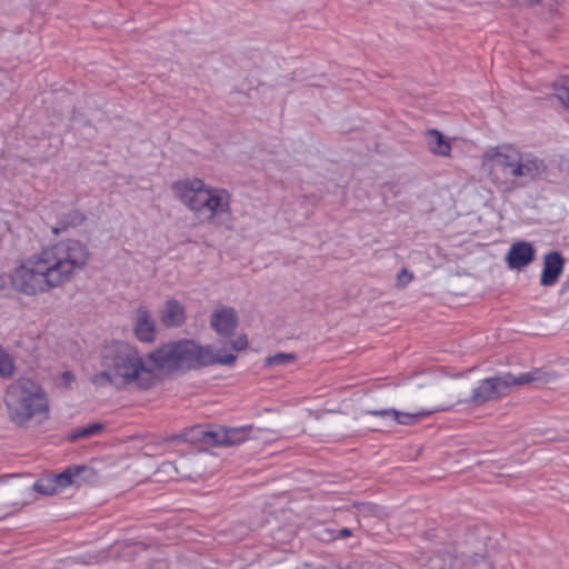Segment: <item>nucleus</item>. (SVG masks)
<instances>
[{
  "label": "nucleus",
  "mask_w": 569,
  "mask_h": 569,
  "mask_svg": "<svg viewBox=\"0 0 569 569\" xmlns=\"http://www.w3.org/2000/svg\"><path fill=\"white\" fill-rule=\"evenodd\" d=\"M211 327L222 336H230L238 326V316L233 308H217L211 316Z\"/></svg>",
  "instance_id": "obj_13"
},
{
  "label": "nucleus",
  "mask_w": 569,
  "mask_h": 569,
  "mask_svg": "<svg viewBox=\"0 0 569 569\" xmlns=\"http://www.w3.org/2000/svg\"><path fill=\"white\" fill-rule=\"evenodd\" d=\"M438 410L439 409L423 410V411H419V412H415V413H408V412H401V411H398L395 409H382V410H371V411H368V413L376 416V417L391 419L399 425H411L412 422H415L421 418L428 417L433 411H438Z\"/></svg>",
  "instance_id": "obj_15"
},
{
  "label": "nucleus",
  "mask_w": 569,
  "mask_h": 569,
  "mask_svg": "<svg viewBox=\"0 0 569 569\" xmlns=\"http://www.w3.org/2000/svg\"><path fill=\"white\" fill-rule=\"evenodd\" d=\"M537 2L538 0H520V3L525 6H533Z\"/></svg>",
  "instance_id": "obj_27"
},
{
  "label": "nucleus",
  "mask_w": 569,
  "mask_h": 569,
  "mask_svg": "<svg viewBox=\"0 0 569 569\" xmlns=\"http://www.w3.org/2000/svg\"><path fill=\"white\" fill-rule=\"evenodd\" d=\"M89 258V249L81 241H59L22 261L11 273V286L26 296L49 292L71 281Z\"/></svg>",
  "instance_id": "obj_1"
},
{
  "label": "nucleus",
  "mask_w": 569,
  "mask_h": 569,
  "mask_svg": "<svg viewBox=\"0 0 569 569\" xmlns=\"http://www.w3.org/2000/svg\"><path fill=\"white\" fill-rule=\"evenodd\" d=\"M53 232H54V233H58V232H59V229H58V228H53Z\"/></svg>",
  "instance_id": "obj_28"
},
{
  "label": "nucleus",
  "mask_w": 569,
  "mask_h": 569,
  "mask_svg": "<svg viewBox=\"0 0 569 569\" xmlns=\"http://www.w3.org/2000/svg\"><path fill=\"white\" fill-rule=\"evenodd\" d=\"M159 319L167 328L181 327L186 321L184 307L176 299H169L159 311Z\"/></svg>",
  "instance_id": "obj_14"
},
{
  "label": "nucleus",
  "mask_w": 569,
  "mask_h": 569,
  "mask_svg": "<svg viewBox=\"0 0 569 569\" xmlns=\"http://www.w3.org/2000/svg\"><path fill=\"white\" fill-rule=\"evenodd\" d=\"M296 360V356L293 353H278L267 359L268 365L270 366H286L292 363Z\"/></svg>",
  "instance_id": "obj_21"
},
{
  "label": "nucleus",
  "mask_w": 569,
  "mask_h": 569,
  "mask_svg": "<svg viewBox=\"0 0 569 569\" xmlns=\"http://www.w3.org/2000/svg\"><path fill=\"white\" fill-rule=\"evenodd\" d=\"M171 190L199 222L224 227L231 223V196L226 189L211 187L199 178H186L174 181Z\"/></svg>",
  "instance_id": "obj_4"
},
{
  "label": "nucleus",
  "mask_w": 569,
  "mask_h": 569,
  "mask_svg": "<svg viewBox=\"0 0 569 569\" xmlns=\"http://www.w3.org/2000/svg\"><path fill=\"white\" fill-rule=\"evenodd\" d=\"M563 258L558 251H550L543 257V268L540 277V284L553 286L563 271Z\"/></svg>",
  "instance_id": "obj_12"
},
{
  "label": "nucleus",
  "mask_w": 569,
  "mask_h": 569,
  "mask_svg": "<svg viewBox=\"0 0 569 569\" xmlns=\"http://www.w3.org/2000/svg\"><path fill=\"white\" fill-rule=\"evenodd\" d=\"M481 163L492 184L503 194L543 179L548 170L542 158L511 144L490 148L482 154Z\"/></svg>",
  "instance_id": "obj_3"
},
{
  "label": "nucleus",
  "mask_w": 569,
  "mask_h": 569,
  "mask_svg": "<svg viewBox=\"0 0 569 569\" xmlns=\"http://www.w3.org/2000/svg\"><path fill=\"white\" fill-rule=\"evenodd\" d=\"M150 359L154 361L157 370L176 371L216 363L230 366L236 361V356L212 346H201L192 339H180L160 346L150 352Z\"/></svg>",
  "instance_id": "obj_5"
},
{
  "label": "nucleus",
  "mask_w": 569,
  "mask_h": 569,
  "mask_svg": "<svg viewBox=\"0 0 569 569\" xmlns=\"http://www.w3.org/2000/svg\"><path fill=\"white\" fill-rule=\"evenodd\" d=\"M413 278L412 272L408 269H401L397 274V286L405 288Z\"/></svg>",
  "instance_id": "obj_22"
},
{
  "label": "nucleus",
  "mask_w": 569,
  "mask_h": 569,
  "mask_svg": "<svg viewBox=\"0 0 569 569\" xmlns=\"http://www.w3.org/2000/svg\"><path fill=\"white\" fill-rule=\"evenodd\" d=\"M100 363L102 370L90 378L98 387L123 389L133 386L149 389L157 379L156 363L151 361L150 352L144 356L136 346L126 341L107 343L101 350Z\"/></svg>",
  "instance_id": "obj_2"
},
{
  "label": "nucleus",
  "mask_w": 569,
  "mask_h": 569,
  "mask_svg": "<svg viewBox=\"0 0 569 569\" xmlns=\"http://www.w3.org/2000/svg\"><path fill=\"white\" fill-rule=\"evenodd\" d=\"M14 373V360L11 355L0 347V377L11 378Z\"/></svg>",
  "instance_id": "obj_17"
},
{
  "label": "nucleus",
  "mask_w": 569,
  "mask_h": 569,
  "mask_svg": "<svg viewBox=\"0 0 569 569\" xmlns=\"http://www.w3.org/2000/svg\"><path fill=\"white\" fill-rule=\"evenodd\" d=\"M52 480H57V489L59 492L70 485L81 486L94 478L93 470L86 466H77L68 468L59 475H52Z\"/></svg>",
  "instance_id": "obj_11"
},
{
  "label": "nucleus",
  "mask_w": 569,
  "mask_h": 569,
  "mask_svg": "<svg viewBox=\"0 0 569 569\" xmlns=\"http://www.w3.org/2000/svg\"><path fill=\"white\" fill-rule=\"evenodd\" d=\"M162 469H163V471L168 472L169 470H171V469H177V468L174 467V465H173V463H171V462H166V463H163V465H162Z\"/></svg>",
  "instance_id": "obj_25"
},
{
  "label": "nucleus",
  "mask_w": 569,
  "mask_h": 569,
  "mask_svg": "<svg viewBox=\"0 0 569 569\" xmlns=\"http://www.w3.org/2000/svg\"><path fill=\"white\" fill-rule=\"evenodd\" d=\"M33 489L46 496H52L59 492L57 489V480H52L51 476L39 479L34 482Z\"/></svg>",
  "instance_id": "obj_18"
},
{
  "label": "nucleus",
  "mask_w": 569,
  "mask_h": 569,
  "mask_svg": "<svg viewBox=\"0 0 569 569\" xmlns=\"http://www.w3.org/2000/svg\"><path fill=\"white\" fill-rule=\"evenodd\" d=\"M248 345V341H247V338L244 336H241V337H238L233 342H232V348L236 350V351H240V350H243Z\"/></svg>",
  "instance_id": "obj_23"
},
{
  "label": "nucleus",
  "mask_w": 569,
  "mask_h": 569,
  "mask_svg": "<svg viewBox=\"0 0 569 569\" xmlns=\"http://www.w3.org/2000/svg\"><path fill=\"white\" fill-rule=\"evenodd\" d=\"M556 379L553 372L536 369L529 372H522L517 376L506 373L483 379L479 386L473 389L472 402L482 405L487 401L498 399L507 395L513 386H523L528 383L546 385Z\"/></svg>",
  "instance_id": "obj_7"
},
{
  "label": "nucleus",
  "mask_w": 569,
  "mask_h": 569,
  "mask_svg": "<svg viewBox=\"0 0 569 569\" xmlns=\"http://www.w3.org/2000/svg\"><path fill=\"white\" fill-rule=\"evenodd\" d=\"M553 94L565 108L569 109V84L555 83Z\"/></svg>",
  "instance_id": "obj_20"
},
{
  "label": "nucleus",
  "mask_w": 569,
  "mask_h": 569,
  "mask_svg": "<svg viewBox=\"0 0 569 569\" xmlns=\"http://www.w3.org/2000/svg\"><path fill=\"white\" fill-rule=\"evenodd\" d=\"M536 256V249L528 241L513 243L507 252L506 262L510 269L520 270L530 264Z\"/></svg>",
  "instance_id": "obj_10"
},
{
  "label": "nucleus",
  "mask_w": 569,
  "mask_h": 569,
  "mask_svg": "<svg viewBox=\"0 0 569 569\" xmlns=\"http://www.w3.org/2000/svg\"><path fill=\"white\" fill-rule=\"evenodd\" d=\"M428 150L438 157H449L451 153V143L440 131L430 129L425 133Z\"/></svg>",
  "instance_id": "obj_16"
},
{
  "label": "nucleus",
  "mask_w": 569,
  "mask_h": 569,
  "mask_svg": "<svg viewBox=\"0 0 569 569\" xmlns=\"http://www.w3.org/2000/svg\"><path fill=\"white\" fill-rule=\"evenodd\" d=\"M3 402L9 420L18 427H28L31 421L42 423L49 418L48 395L31 379L21 378L11 382L6 389Z\"/></svg>",
  "instance_id": "obj_6"
},
{
  "label": "nucleus",
  "mask_w": 569,
  "mask_h": 569,
  "mask_svg": "<svg viewBox=\"0 0 569 569\" xmlns=\"http://www.w3.org/2000/svg\"><path fill=\"white\" fill-rule=\"evenodd\" d=\"M61 378L66 386H70V383L74 380V376L70 371H64Z\"/></svg>",
  "instance_id": "obj_24"
},
{
  "label": "nucleus",
  "mask_w": 569,
  "mask_h": 569,
  "mask_svg": "<svg viewBox=\"0 0 569 569\" xmlns=\"http://www.w3.org/2000/svg\"><path fill=\"white\" fill-rule=\"evenodd\" d=\"M102 429L103 426L101 423H92L90 426L73 431L72 433L69 435V439L71 441H76L79 438H89L100 433Z\"/></svg>",
  "instance_id": "obj_19"
},
{
  "label": "nucleus",
  "mask_w": 569,
  "mask_h": 569,
  "mask_svg": "<svg viewBox=\"0 0 569 569\" xmlns=\"http://www.w3.org/2000/svg\"><path fill=\"white\" fill-rule=\"evenodd\" d=\"M351 535V531L347 528H343L339 531V536L342 538L349 537Z\"/></svg>",
  "instance_id": "obj_26"
},
{
  "label": "nucleus",
  "mask_w": 569,
  "mask_h": 569,
  "mask_svg": "<svg viewBox=\"0 0 569 569\" xmlns=\"http://www.w3.org/2000/svg\"><path fill=\"white\" fill-rule=\"evenodd\" d=\"M252 426H242L237 428L214 427L210 429H196V436L192 438L200 439L209 446H237L242 443L250 437Z\"/></svg>",
  "instance_id": "obj_8"
},
{
  "label": "nucleus",
  "mask_w": 569,
  "mask_h": 569,
  "mask_svg": "<svg viewBox=\"0 0 569 569\" xmlns=\"http://www.w3.org/2000/svg\"><path fill=\"white\" fill-rule=\"evenodd\" d=\"M133 332L142 342H152L157 337L156 321L147 307H139L133 315Z\"/></svg>",
  "instance_id": "obj_9"
}]
</instances>
